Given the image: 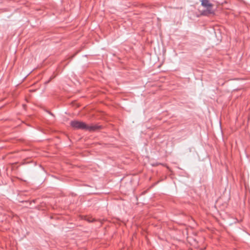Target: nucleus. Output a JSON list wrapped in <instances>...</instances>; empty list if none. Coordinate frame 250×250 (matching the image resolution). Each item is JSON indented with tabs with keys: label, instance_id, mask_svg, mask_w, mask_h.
<instances>
[{
	"label": "nucleus",
	"instance_id": "f257e3e1",
	"mask_svg": "<svg viewBox=\"0 0 250 250\" xmlns=\"http://www.w3.org/2000/svg\"><path fill=\"white\" fill-rule=\"evenodd\" d=\"M70 125L75 129H85L91 131L97 130L101 128V126L99 125H88L84 122L75 120L72 121Z\"/></svg>",
	"mask_w": 250,
	"mask_h": 250
},
{
	"label": "nucleus",
	"instance_id": "f03ea898",
	"mask_svg": "<svg viewBox=\"0 0 250 250\" xmlns=\"http://www.w3.org/2000/svg\"><path fill=\"white\" fill-rule=\"evenodd\" d=\"M202 5L203 6L207 8L208 12L209 14H212L213 13V11L211 9L212 4L209 2L208 0H202Z\"/></svg>",
	"mask_w": 250,
	"mask_h": 250
},
{
	"label": "nucleus",
	"instance_id": "7ed1b4c3",
	"mask_svg": "<svg viewBox=\"0 0 250 250\" xmlns=\"http://www.w3.org/2000/svg\"><path fill=\"white\" fill-rule=\"evenodd\" d=\"M93 220H94V219H92L91 218H88L87 219V221L90 222L93 221Z\"/></svg>",
	"mask_w": 250,
	"mask_h": 250
}]
</instances>
